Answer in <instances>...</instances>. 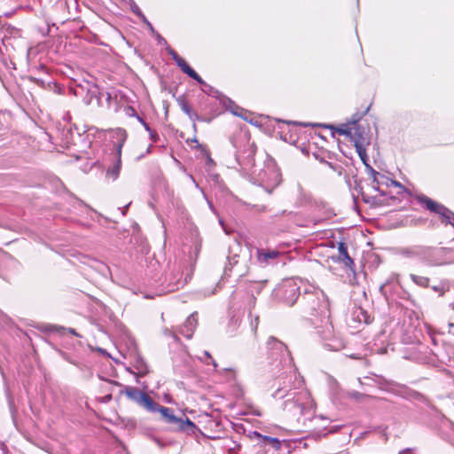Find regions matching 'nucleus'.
<instances>
[{
    "label": "nucleus",
    "instance_id": "nucleus-1",
    "mask_svg": "<svg viewBox=\"0 0 454 454\" xmlns=\"http://www.w3.org/2000/svg\"><path fill=\"white\" fill-rule=\"evenodd\" d=\"M302 301L308 314L319 315L326 319L325 330L321 333L322 338L325 340V347L333 351L342 349L345 344L341 339L334 336L333 325L328 320L330 303L325 294L314 285L305 284L303 286Z\"/></svg>",
    "mask_w": 454,
    "mask_h": 454
},
{
    "label": "nucleus",
    "instance_id": "nucleus-2",
    "mask_svg": "<svg viewBox=\"0 0 454 454\" xmlns=\"http://www.w3.org/2000/svg\"><path fill=\"white\" fill-rule=\"evenodd\" d=\"M268 349L271 356L279 358V365L285 370L281 375L294 376L296 378V368L293 363V358L286 346L275 337H270L267 341Z\"/></svg>",
    "mask_w": 454,
    "mask_h": 454
},
{
    "label": "nucleus",
    "instance_id": "nucleus-3",
    "mask_svg": "<svg viewBox=\"0 0 454 454\" xmlns=\"http://www.w3.org/2000/svg\"><path fill=\"white\" fill-rule=\"evenodd\" d=\"M275 398H282V389L278 388L273 394ZM287 399L285 402V410L288 411H294V414H304L306 410L311 407V399L307 391H301L298 393H288L285 395Z\"/></svg>",
    "mask_w": 454,
    "mask_h": 454
},
{
    "label": "nucleus",
    "instance_id": "nucleus-4",
    "mask_svg": "<svg viewBox=\"0 0 454 454\" xmlns=\"http://www.w3.org/2000/svg\"><path fill=\"white\" fill-rule=\"evenodd\" d=\"M301 286L294 279H287L282 282L275 290V297L286 303L292 306L294 304L300 294Z\"/></svg>",
    "mask_w": 454,
    "mask_h": 454
},
{
    "label": "nucleus",
    "instance_id": "nucleus-5",
    "mask_svg": "<svg viewBox=\"0 0 454 454\" xmlns=\"http://www.w3.org/2000/svg\"><path fill=\"white\" fill-rule=\"evenodd\" d=\"M114 137L117 139L115 143L116 149V160L114 163L108 168L106 171V176L111 178L112 180H116L119 177L121 168V149L126 141L127 134L126 131L122 129H117L114 131Z\"/></svg>",
    "mask_w": 454,
    "mask_h": 454
},
{
    "label": "nucleus",
    "instance_id": "nucleus-6",
    "mask_svg": "<svg viewBox=\"0 0 454 454\" xmlns=\"http://www.w3.org/2000/svg\"><path fill=\"white\" fill-rule=\"evenodd\" d=\"M336 131L340 135L349 137L355 147H356L359 142H363V145H368L366 133L356 121L342 124L336 129Z\"/></svg>",
    "mask_w": 454,
    "mask_h": 454
},
{
    "label": "nucleus",
    "instance_id": "nucleus-7",
    "mask_svg": "<svg viewBox=\"0 0 454 454\" xmlns=\"http://www.w3.org/2000/svg\"><path fill=\"white\" fill-rule=\"evenodd\" d=\"M154 408L153 410H148V411L155 412L158 411L160 413L165 422L169 424L176 425L180 429H184L185 426L195 427L194 423L190 419H186L185 421L182 419H179L174 415L173 411L170 408L160 406L157 403L154 402Z\"/></svg>",
    "mask_w": 454,
    "mask_h": 454
},
{
    "label": "nucleus",
    "instance_id": "nucleus-8",
    "mask_svg": "<svg viewBox=\"0 0 454 454\" xmlns=\"http://www.w3.org/2000/svg\"><path fill=\"white\" fill-rule=\"evenodd\" d=\"M124 393L129 399L136 402L147 411L155 407L154 401L147 394L135 387H126Z\"/></svg>",
    "mask_w": 454,
    "mask_h": 454
},
{
    "label": "nucleus",
    "instance_id": "nucleus-9",
    "mask_svg": "<svg viewBox=\"0 0 454 454\" xmlns=\"http://www.w3.org/2000/svg\"><path fill=\"white\" fill-rule=\"evenodd\" d=\"M419 201L421 204L425 205L428 210L440 215L448 223L454 226V214L443 205L439 204L427 197L419 198Z\"/></svg>",
    "mask_w": 454,
    "mask_h": 454
},
{
    "label": "nucleus",
    "instance_id": "nucleus-10",
    "mask_svg": "<svg viewBox=\"0 0 454 454\" xmlns=\"http://www.w3.org/2000/svg\"><path fill=\"white\" fill-rule=\"evenodd\" d=\"M260 185L263 186L268 192L280 184V174L272 168L262 170L259 174Z\"/></svg>",
    "mask_w": 454,
    "mask_h": 454
},
{
    "label": "nucleus",
    "instance_id": "nucleus-11",
    "mask_svg": "<svg viewBox=\"0 0 454 454\" xmlns=\"http://www.w3.org/2000/svg\"><path fill=\"white\" fill-rule=\"evenodd\" d=\"M168 53L175 60L176 64L180 69L191 78L197 81L199 83H204L203 79L186 63V61L181 58L173 49L169 48L167 50Z\"/></svg>",
    "mask_w": 454,
    "mask_h": 454
},
{
    "label": "nucleus",
    "instance_id": "nucleus-12",
    "mask_svg": "<svg viewBox=\"0 0 454 454\" xmlns=\"http://www.w3.org/2000/svg\"><path fill=\"white\" fill-rule=\"evenodd\" d=\"M450 253L446 248H435L430 251V258L428 262L432 265H444L451 262V260L448 257Z\"/></svg>",
    "mask_w": 454,
    "mask_h": 454
},
{
    "label": "nucleus",
    "instance_id": "nucleus-13",
    "mask_svg": "<svg viewBox=\"0 0 454 454\" xmlns=\"http://www.w3.org/2000/svg\"><path fill=\"white\" fill-rule=\"evenodd\" d=\"M280 253L278 250H270V249H257V261L262 265L266 266L272 262H274Z\"/></svg>",
    "mask_w": 454,
    "mask_h": 454
},
{
    "label": "nucleus",
    "instance_id": "nucleus-14",
    "mask_svg": "<svg viewBox=\"0 0 454 454\" xmlns=\"http://www.w3.org/2000/svg\"><path fill=\"white\" fill-rule=\"evenodd\" d=\"M197 323V313H192L187 317L184 325L180 327L179 333L187 339L192 338L196 329Z\"/></svg>",
    "mask_w": 454,
    "mask_h": 454
},
{
    "label": "nucleus",
    "instance_id": "nucleus-15",
    "mask_svg": "<svg viewBox=\"0 0 454 454\" xmlns=\"http://www.w3.org/2000/svg\"><path fill=\"white\" fill-rule=\"evenodd\" d=\"M338 252L340 260L342 261L346 266H350L354 263L352 258L348 253V247L345 243L340 242L338 244Z\"/></svg>",
    "mask_w": 454,
    "mask_h": 454
},
{
    "label": "nucleus",
    "instance_id": "nucleus-16",
    "mask_svg": "<svg viewBox=\"0 0 454 454\" xmlns=\"http://www.w3.org/2000/svg\"><path fill=\"white\" fill-rule=\"evenodd\" d=\"M256 435H257V437L269 442L276 450H279L281 449V442L278 438L262 435L258 433H256Z\"/></svg>",
    "mask_w": 454,
    "mask_h": 454
},
{
    "label": "nucleus",
    "instance_id": "nucleus-17",
    "mask_svg": "<svg viewBox=\"0 0 454 454\" xmlns=\"http://www.w3.org/2000/svg\"><path fill=\"white\" fill-rule=\"evenodd\" d=\"M204 88L202 89V90L204 92H206L208 96H211V97H214L215 98H221L222 97V94L220 91H218L217 90L214 89L212 86L207 84L205 82L204 83H201Z\"/></svg>",
    "mask_w": 454,
    "mask_h": 454
},
{
    "label": "nucleus",
    "instance_id": "nucleus-18",
    "mask_svg": "<svg viewBox=\"0 0 454 454\" xmlns=\"http://www.w3.org/2000/svg\"><path fill=\"white\" fill-rule=\"evenodd\" d=\"M356 150L361 159V160L367 165V153H366V145H363V142H359L358 145H356Z\"/></svg>",
    "mask_w": 454,
    "mask_h": 454
},
{
    "label": "nucleus",
    "instance_id": "nucleus-19",
    "mask_svg": "<svg viewBox=\"0 0 454 454\" xmlns=\"http://www.w3.org/2000/svg\"><path fill=\"white\" fill-rule=\"evenodd\" d=\"M136 367L141 375L148 372V366L143 359H137Z\"/></svg>",
    "mask_w": 454,
    "mask_h": 454
},
{
    "label": "nucleus",
    "instance_id": "nucleus-20",
    "mask_svg": "<svg viewBox=\"0 0 454 454\" xmlns=\"http://www.w3.org/2000/svg\"><path fill=\"white\" fill-rule=\"evenodd\" d=\"M231 111L234 115L239 116L244 120H247V112L244 109L235 106V108L231 109Z\"/></svg>",
    "mask_w": 454,
    "mask_h": 454
},
{
    "label": "nucleus",
    "instance_id": "nucleus-21",
    "mask_svg": "<svg viewBox=\"0 0 454 454\" xmlns=\"http://www.w3.org/2000/svg\"><path fill=\"white\" fill-rule=\"evenodd\" d=\"M144 126H145V128L146 129V130H148V131H149V134H150L151 139H152L153 141H156V140H157V137H158L157 133H156L155 131L152 130V129H150V127H149L145 122H144Z\"/></svg>",
    "mask_w": 454,
    "mask_h": 454
},
{
    "label": "nucleus",
    "instance_id": "nucleus-22",
    "mask_svg": "<svg viewBox=\"0 0 454 454\" xmlns=\"http://www.w3.org/2000/svg\"><path fill=\"white\" fill-rule=\"evenodd\" d=\"M181 108L182 110L186 114H188L189 116L192 115V109L191 107L186 104V103H184L182 106H181Z\"/></svg>",
    "mask_w": 454,
    "mask_h": 454
},
{
    "label": "nucleus",
    "instance_id": "nucleus-23",
    "mask_svg": "<svg viewBox=\"0 0 454 454\" xmlns=\"http://www.w3.org/2000/svg\"><path fill=\"white\" fill-rule=\"evenodd\" d=\"M412 278L416 283H419L421 285L424 284V282H427V279L421 278V277H418V276H412Z\"/></svg>",
    "mask_w": 454,
    "mask_h": 454
},
{
    "label": "nucleus",
    "instance_id": "nucleus-24",
    "mask_svg": "<svg viewBox=\"0 0 454 454\" xmlns=\"http://www.w3.org/2000/svg\"><path fill=\"white\" fill-rule=\"evenodd\" d=\"M449 333L454 336V323H449Z\"/></svg>",
    "mask_w": 454,
    "mask_h": 454
},
{
    "label": "nucleus",
    "instance_id": "nucleus-25",
    "mask_svg": "<svg viewBox=\"0 0 454 454\" xmlns=\"http://www.w3.org/2000/svg\"><path fill=\"white\" fill-rule=\"evenodd\" d=\"M411 452V450L410 449H406V450H403L399 452V454H410Z\"/></svg>",
    "mask_w": 454,
    "mask_h": 454
},
{
    "label": "nucleus",
    "instance_id": "nucleus-26",
    "mask_svg": "<svg viewBox=\"0 0 454 454\" xmlns=\"http://www.w3.org/2000/svg\"><path fill=\"white\" fill-rule=\"evenodd\" d=\"M179 286H180V283H176L174 285V286L172 287V289H178L179 288Z\"/></svg>",
    "mask_w": 454,
    "mask_h": 454
},
{
    "label": "nucleus",
    "instance_id": "nucleus-27",
    "mask_svg": "<svg viewBox=\"0 0 454 454\" xmlns=\"http://www.w3.org/2000/svg\"><path fill=\"white\" fill-rule=\"evenodd\" d=\"M254 321H255L254 328L256 329V327L258 325V322H259V317H256Z\"/></svg>",
    "mask_w": 454,
    "mask_h": 454
},
{
    "label": "nucleus",
    "instance_id": "nucleus-28",
    "mask_svg": "<svg viewBox=\"0 0 454 454\" xmlns=\"http://www.w3.org/2000/svg\"><path fill=\"white\" fill-rule=\"evenodd\" d=\"M205 356L207 357V358H210L211 359V356L210 354L207 352V351H205L204 352Z\"/></svg>",
    "mask_w": 454,
    "mask_h": 454
},
{
    "label": "nucleus",
    "instance_id": "nucleus-29",
    "mask_svg": "<svg viewBox=\"0 0 454 454\" xmlns=\"http://www.w3.org/2000/svg\"><path fill=\"white\" fill-rule=\"evenodd\" d=\"M133 11H134V12H136L137 14L140 15V12H139V11H138V8H137V7H136V9H134Z\"/></svg>",
    "mask_w": 454,
    "mask_h": 454
},
{
    "label": "nucleus",
    "instance_id": "nucleus-30",
    "mask_svg": "<svg viewBox=\"0 0 454 454\" xmlns=\"http://www.w3.org/2000/svg\"><path fill=\"white\" fill-rule=\"evenodd\" d=\"M393 184H394V185H395V186L401 187V184H400L398 182H395H395H393Z\"/></svg>",
    "mask_w": 454,
    "mask_h": 454
},
{
    "label": "nucleus",
    "instance_id": "nucleus-31",
    "mask_svg": "<svg viewBox=\"0 0 454 454\" xmlns=\"http://www.w3.org/2000/svg\"><path fill=\"white\" fill-rule=\"evenodd\" d=\"M301 382H302V380H297V385H298V386H299V385H301Z\"/></svg>",
    "mask_w": 454,
    "mask_h": 454
},
{
    "label": "nucleus",
    "instance_id": "nucleus-32",
    "mask_svg": "<svg viewBox=\"0 0 454 454\" xmlns=\"http://www.w3.org/2000/svg\"><path fill=\"white\" fill-rule=\"evenodd\" d=\"M212 364H213V365H214L215 367H216V366H217V364L215 363V361L212 360Z\"/></svg>",
    "mask_w": 454,
    "mask_h": 454
},
{
    "label": "nucleus",
    "instance_id": "nucleus-33",
    "mask_svg": "<svg viewBox=\"0 0 454 454\" xmlns=\"http://www.w3.org/2000/svg\"><path fill=\"white\" fill-rule=\"evenodd\" d=\"M173 337L175 338V340H178V338L176 337V334H173Z\"/></svg>",
    "mask_w": 454,
    "mask_h": 454
},
{
    "label": "nucleus",
    "instance_id": "nucleus-34",
    "mask_svg": "<svg viewBox=\"0 0 454 454\" xmlns=\"http://www.w3.org/2000/svg\"><path fill=\"white\" fill-rule=\"evenodd\" d=\"M109 399H111V395H108L106 397V400H109Z\"/></svg>",
    "mask_w": 454,
    "mask_h": 454
}]
</instances>
